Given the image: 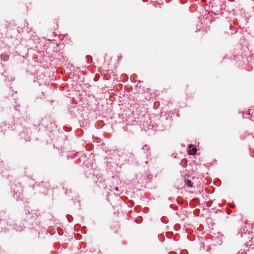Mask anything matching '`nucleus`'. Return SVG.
Segmentation results:
<instances>
[{
	"label": "nucleus",
	"instance_id": "obj_1",
	"mask_svg": "<svg viewBox=\"0 0 254 254\" xmlns=\"http://www.w3.org/2000/svg\"><path fill=\"white\" fill-rule=\"evenodd\" d=\"M196 150V148L194 147L190 151L189 153L191 155H194L195 154Z\"/></svg>",
	"mask_w": 254,
	"mask_h": 254
},
{
	"label": "nucleus",
	"instance_id": "obj_2",
	"mask_svg": "<svg viewBox=\"0 0 254 254\" xmlns=\"http://www.w3.org/2000/svg\"><path fill=\"white\" fill-rule=\"evenodd\" d=\"M187 185L189 186V187H192V185H191V182L190 181H188L187 182Z\"/></svg>",
	"mask_w": 254,
	"mask_h": 254
}]
</instances>
